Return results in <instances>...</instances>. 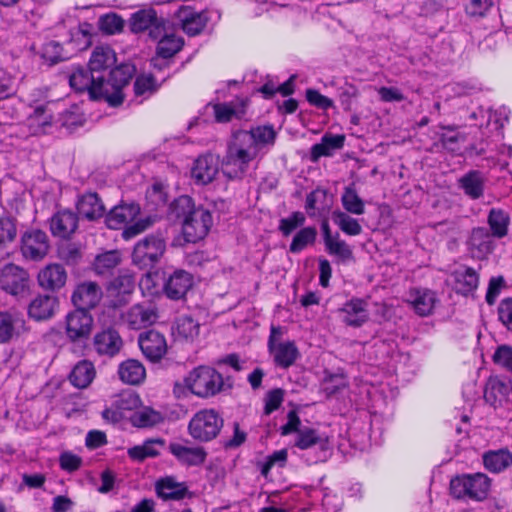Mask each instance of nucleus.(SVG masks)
<instances>
[{"label": "nucleus", "instance_id": "nucleus-1", "mask_svg": "<svg viewBox=\"0 0 512 512\" xmlns=\"http://www.w3.org/2000/svg\"><path fill=\"white\" fill-rule=\"evenodd\" d=\"M135 73L130 64H121L109 72L111 82L95 74L90 68H76L69 77L70 86L79 92L87 91L93 100H104L110 106H118L123 102V88L129 84Z\"/></svg>", "mask_w": 512, "mask_h": 512}, {"label": "nucleus", "instance_id": "nucleus-2", "mask_svg": "<svg viewBox=\"0 0 512 512\" xmlns=\"http://www.w3.org/2000/svg\"><path fill=\"white\" fill-rule=\"evenodd\" d=\"M171 209L176 218L182 220V233L186 242L202 240L212 226V215L203 207H195L190 196L182 195L174 200Z\"/></svg>", "mask_w": 512, "mask_h": 512}, {"label": "nucleus", "instance_id": "nucleus-3", "mask_svg": "<svg viewBox=\"0 0 512 512\" xmlns=\"http://www.w3.org/2000/svg\"><path fill=\"white\" fill-rule=\"evenodd\" d=\"M140 214V207L137 204H122L115 206L106 216L108 228L117 230L125 227L122 237L126 240L136 237L152 226L153 220L150 217L139 219L132 223Z\"/></svg>", "mask_w": 512, "mask_h": 512}, {"label": "nucleus", "instance_id": "nucleus-4", "mask_svg": "<svg viewBox=\"0 0 512 512\" xmlns=\"http://www.w3.org/2000/svg\"><path fill=\"white\" fill-rule=\"evenodd\" d=\"M491 480L484 473L462 474L450 481V494L464 501H483L490 491Z\"/></svg>", "mask_w": 512, "mask_h": 512}, {"label": "nucleus", "instance_id": "nucleus-5", "mask_svg": "<svg viewBox=\"0 0 512 512\" xmlns=\"http://www.w3.org/2000/svg\"><path fill=\"white\" fill-rule=\"evenodd\" d=\"M186 388L200 398H210L220 393L224 386L222 375L210 366H198L184 379Z\"/></svg>", "mask_w": 512, "mask_h": 512}, {"label": "nucleus", "instance_id": "nucleus-6", "mask_svg": "<svg viewBox=\"0 0 512 512\" xmlns=\"http://www.w3.org/2000/svg\"><path fill=\"white\" fill-rule=\"evenodd\" d=\"M165 251L164 235L161 232L149 234L134 246L132 260L141 269L152 268L160 261Z\"/></svg>", "mask_w": 512, "mask_h": 512}, {"label": "nucleus", "instance_id": "nucleus-7", "mask_svg": "<svg viewBox=\"0 0 512 512\" xmlns=\"http://www.w3.org/2000/svg\"><path fill=\"white\" fill-rule=\"evenodd\" d=\"M223 418L214 409L198 411L190 420L188 431L192 438L208 442L217 437L223 427Z\"/></svg>", "mask_w": 512, "mask_h": 512}, {"label": "nucleus", "instance_id": "nucleus-8", "mask_svg": "<svg viewBox=\"0 0 512 512\" xmlns=\"http://www.w3.org/2000/svg\"><path fill=\"white\" fill-rule=\"evenodd\" d=\"M94 320L88 311L75 309L65 317V333L71 342L89 339L93 330Z\"/></svg>", "mask_w": 512, "mask_h": 512}, {"label": "nucleus", "instance_id": "nucleus-9", "mask_svg": "<svg viewBox=\"0 0 512 512\" xmlns=\"http://www.w3.org/2000/svg\"><path fill=\"white\" fill-rule=\"evenodd\" d=\"M0 287L11 295H21L29 288V274L15 264H7L0 270Z\"/></svg>", "mask_w": 512, "mask_h": 512}, {"label": "nucleus", "instance_id": "nucleus-10", "mask_svg": "<svg viewBox=\"0 0 512 512\" xmlns=\"http://www.w3.org/2000/svg\"><path fill=\"white\" fill-rule=\"evenodd\" d=\"M49 240L47 234L39 229H30L21 237V253L24 258L39 261L48 253Z\"/></svg>", "mask_w": 512, "mask_h": 512}, {"label": "nucleus", "instance_id": "nucleus-11", "mask_svg": "<svg viewBox=\"0 0 512 512\" xmlns=\"http://www.w3.org/2000/svg\"><path fill=\"white\" fill-rule=\"evenodd\" d=\"M158 319V309L153 302L146 301L130 307L123 315V321L132 329H142L154 324Z\"/></svg>", "mask_w": 512, "mask_h": 512}, {"label": "nucleus", "instance_id": "nucleus-12", "mask_svg": "<svg viewBox=\"0 0 512 512\" xmlns=\"http://www.w3.org/2000/svg\"><path fill=\"white\" fill-rule=\"evenodd\" d=\"M164 24L166 21L163 18H158L155 10L144 9L137 11L131 16L130 28L134 33L149 31V36L152 39H157L164 32Z\"/></svg>", "mask_w": 512, "mask_h": 512}, {"label": "nucleus", "instance_id": "nucleus-13", "mask_svg": "<svg viewBox=\"0 0 512 512\" xmlns=\"http://www.w3.org/2000/svg\"><path fill=\"white\" fill-rule=\"evenodd\" d=\"M140 404L139 396L131 391L123 392L117 395L103 412L105 420L117 423L126 417V413L138 408Z\"/></svg>", "mask_w": 512, "mask_h": 512}, {"label": "nucleus", "instance_id": "nucleus-14", "mask_svg": "<svg viewBox=\"0 0 512 512\" xmlns=\"http://www.w3.org/2000/svg\"><path fill=\"white\" fill-rule=\"evenodd\" d=\"M102 295V289L96 282L85 281L76 286L71 300L76 309L88 311L98 305Z\"/></svg>", "mask_w": 512, "mask_h": 512}, {"label": "nucleus", "instance_id": "nucleus-15", "mask_svg": "<svg viewBox=\"0 0 512 512\" xmlns=\"http://www.w3.org/2000/svg\"><path fill=\"white\" fill-rule=\"evenodd\" d=\"M138 343L144 356L151 362L160 361L167 352L165 337L155 330L140 334Z\"/></svg>", "mask_w": 512, "mask_h": 512}, {"label": "nucleus", "instance_id": "nucleus-16", "mask_svg": "<svg viewBox=\"0 0 512 512\" xmlns=\"http://www.w3.org/2000/svg\"><path fill=\"white\" fill-rule=\"evenodd\" d=\"M25 330V319L20 312L0 311V344L8 343L19 337Z\"/></svg>", "mask_w": 512, "mask_h": 512}, {"label": "nucleus", "instance_id": "nucleus-17", "mask_svg": "<svg viewBox=\"0 0 512 512\" xmlns=\"http://www.w3.org/2000/svg\"><path fill=\"white\" fill-rule=\"evenodd\" d=\"M192 286L193 276L185 270L178 269L165 279L163 292L171 300H180Z\"/></svg>", "mask_w": 512, "mask_h": 512}, {"label": "nucleus", "instance_id": "nucleus-18", "mask_svg": "<svg viewBox=\"0 0 512 512\" xmlns=\"http://www.w3.org/2000/svg\"><path fill=\"white\" fill-rule=\"evenodd\" d=\"M115 63L116 54L112 48L109 46H97L90 57L89 68L95 74L102 76V78L105 79V82H111L109 72L114 69L112 66H114Z\"/></svg>", "mask_w": 512, "mask_h": 512}, {"label": "nucleus", "instance_id": "nucleus-19", "mask_svg": "<svg viewBox=\"0 0 512 512\" xmlns=\"http://www.w3.org/2000/svg\"><path fill=\"white\" fill-rule=\"evenodd\" d=\"M156 495L163 501H180L191 497L185 482H178L172 476H166L155 482Z\"/></svg>", "mask_w": 512, "mask_h": 512}, {"label": "nucleus", "instance_id": "nucleus-20", "mask_svg": "<svg viewBox=\"0 0 512 512\" xmlns=\"http://www.w3.org/2000/svg\"><path fill=\"white\" fill-rule=\"evenodd\" d=\"M341 320L348 326L360 327L368 320L367 302L353 298L338 310Z\"/></svg>", "mask_w": 512, "mask_h": 512}, {"label": "nucleus", "instance_id": "nucleus-21", "mask_svg": "<svg viewBox=\"0 0 512 512\" xmlns=\"http://www.w3.org/2000/svg\"><path fill=\"white\" fill-rule=\"evenodd\" d=\"M177 18L181 22L182 29L190 36L199 34L207 24L208 17L205 11H196L191 7H181L177 11Z\"/></svg>", "mask_w": 512, "mask_h": 512}, {"label": "nucleus", "instance_id": "nucleus-22", "mask_svg": "<svg viewBox=\"0 0 512 512\" xmlns=\"http://www.w3.org/2000/svg\"><path fill=\"white\" fill-rule=\"evenodd\" d=\"M78 227V216L70 210H61L50 219L51 233L59 238H69Z\"/></svg>", "mask_w": 512, "mask_h": 512}, {"label": "nucleus", "instance_id": "nucleus-23", "mask_svg": "<svg viewBox=\"0 0 512 512\" xmlns=\"http://www.w3.org/2000/svg\"><path fill=\"white\" fill-rule=\"evenodd\" d=\"M58 298L51 295H38L28 305V315L35 321L52 318L58 308Z\"/></svg>", "mask_w": 512, "mask_h": 512}, {"label": "nucleus", "instance_id": "nucleus-24", "mask_svg": "<svg viewBox=\"0 0 512 512\" xmlns=\"http://www.w3.org/2000/svg\"><path fill=\"white\" fill-rule=\"evenodd\" d=\"M248 107V100L236 99L228 103H216L212 106L216 122L227 123L233 119H242Z\"/></svg>", "mask_w": 512, "mask_h": 512}, {"label": "nucleus", "instance_id": "nucleus-25", "mask_svg": "<svg viewBox=\"0 0 512 512\" xmlns=\"http://www.w3.org/2000/svg\"><path fill=\"white\" fill-rule=\"evenodd\" d=\"M37 280L43 289L55 291L65 285L67 273L60 264H48L39 271Z\"/></svg>", "mask_w": 512, "mask_h": 512}, {"label": "nucleus", "instance_id": "nucleus-26", "mask_svg": "<svg viewBox=\"0 0 512 512\" xmlns=\"http://www.w3.org/2000/svg\"><path fill=\"white\" fill-rule=\"evenodd\" d=\"M468 249L473 257L484 258L494 249L493 236L484 227L474 228L468 240Z\"/></svg>", "mask_w": 512, "mask_h": 512}, {"label": "nucleus", "instance_id": "nucleus-27", "mask_svg": "<svg viewBox=\"0 0 512 512\" xmlns=\"http://www.w3.org/2000/svg\"><path fill=\"white\" fill-rule=\"evenodd\" d=\"M487 178L479 170H470L458 180L459 187L464 194L472 200H477L484 195Z\"/></svg>", "mask_w": 512, "mask_h": 512}, {"label": "nucleus", "instance_id": "nucleus-28", "mask_svg": "<svg viewBox=\"0 0 512 512\" xmlns=\"http://www.w3.org/2000/svg\"><path fill=\"white\" fill-rule=\"evenodd\" d=\"M192 177L197 183L208 184L218 173V160L213 154L200 156L192 168Z\"/></svg>", "mask_w": 512, "mask_h": 512}, {"label": "nucleus", "instance_id": "nucleus-29", "mask_svg": "<svg viewBox=\"0 0 512 512\" xmlns=\"http://www.w3.org/2000/svg\"><path fill=\"white\" fill-rule=\"evenodd\" d=\"M455 291L462 295L472 294L478 287L479 275L477 271L468 266H461L453 273Z\"/></svg>", "mask_w": 512, "mask_h": 512}, {"label": "nucleus", "instance_id": "nucleus-30", "mask_svg": "<svg viewBox=\"0 0 512 512\" xmlns=\"http://www.w3.org/2000/svg\"><path fill=\"white\" fill-rule=\"evenodd\" d=\"M250 140L236 131L232 134L231 139L227 143L226 153L235 158L241 159L248 163H252L258 156L255 149L250 145Z\"/></svg>", "mask_w": 512, "mask_h": 512}, {"label": "nucleus", "instance_id": "nucleus-31", "mask_svg": "<svg viewBox=\"0 0 512 512\" xmlns=\"http://www.w3.org/2000/svg\"><path fill=\"white\" fill-rule=\"evenodd\" d=\"M268 349L273 356L275 365L284 369L291 367L300 356L299 350L293 341H285Z\"/></svg>", "mask_w": 512, "mask_h": 512}, {"label": "nucleus", "instance_id": "nucleus-32", "mask_svg": "<svg viewBox=\"0 0 512 512\" xmlns=\"http://www.w3.org/2000/svg\"><path fill=\"white\" fill-rule=\"evenodd\" d=\"M242 137L246 136L250 145L259 154L260 150L266 146H272L275 142L276 132L272 126H258L251 130H238Z\"/></svg>", "mask_w": 512, "mask_h": 512}, {"label": "nucleus", "instance_id": "nucleus-33", "mask_svg": "<svg viewBox=\"0 0 512 512\" xmlns=\"http://www.w3.org/2000/svg\"><path fill=\"white\" fill-rule=\"evenodd\" d=\"M53 123V111L50 104L37 106L27 118V125L31 134L46 133Z\"/></svg>", "mask_w": 512, "mask_h": 512}, {"label": "nucleus", "instance_id": "nucleus-34", "mask_svg": "<svg viewBox=\"0 0 512 512\" xmlns=\"http://www.w3.org/2000/svg\"><path fill=\"white\" fill-rule=\"evenodd\" d=\"M170 452L183 464L198 466L204 463L207 453L202 447H188L179 443L169 446Z\"/></svg>", "mask_w": 512, "mask_h": 512}, {"label": "nucleus", "instance_id": "nucleus-35", "mask_svg": "<svg viewBox=\"0 0 512 512\" xmlns=\"http://www.w3.org/2000/svg\"><path fill=\"white\" fill-rule=\"evenodd\" d=\"M77 211L88 220H95L105 213V206L97 193H86L77 201Z\"/></svg>", "mask_w": 512, "mask_h": 512}, {"label": "nucleus", "instance_id": "nucleus-36", "mask_svg": "<svg viewBox=\"0 0 512 512\" xmlns=\"http://www.w3.org/2000/svg\"><path fill=\"white\" fill-rule=\"evenodd\" d=\"M96 351L101 355L114 356L122 347V339L115 330H105L94 338Z\"/></svg>", "mask_w": 512, "mask_h": 512}, {"label": "nucleus", "instance_id": "nucleus-37", "mask_svg": "<svg viewBox=\"0 0 512 512\" xmlns=\"http://www.w3.org/2000/svg\"><path fill=\"white\" fill-rule=\"evenodd\" d=\"M118 375L126 384L139 385L146 377V369L140 361L128 359L119 365Z\"/></svg>", "mask_w": 512, "mask_h": 512}, {"label": "nucleus", "instance_id": "nucleus-38", "mask_svg": "<svg viewBox=\"0 0 512 512\" xmlns=\"http://www.w3.org/2000/svg\"><path fill=\"white\" fill-rule=\"evenodd\" d=\"M156 40H158L156 50L157 56L163 59L173 57L182 49L184 45L183 38L175 35L172 32H168L166 29V24H164V32H162L161 36Z\"/></svg>", "mask_w": 512, "mask_h": 512}, {"label": "nucleus", "instance_id": "nucleus-39", "mask_svg": "<svg viewBox=\"0 0 512 512\" xmlns=\"http://www.w3.org/2000/svg\"><path fill=\"white\" fill-rule=\"evenodd\" d=\"M419 316H428L435 305V294L430 290H411L407 300Z\"/></svg>", "mask_w": 512, "mask_h": 512}, {"label": "nucleus", "instance_id": "nucleus-40", "mask_svg": "<svg viewBox=\"0 0 512 512\" xmlns=\"http://www.w3.org/2000/svg\"><path fill=\"white\" fill-rule=\"evenodd\" d=\"M344 142V135L326 133L320 143L314 144L311 147V160L315 162L323 156H331L333 151L344 146Z\"/></svg>", "mask_w": 512, "mask_h": 512}, {"label": "nucleus", "instance_id": "nucleus-41", "mask_svg": "<svg viewBox=\"0 0 512 512\" xmlns=\"http://www.w3.org/2000/svg\"><path fill=\"white\" fill-rule=\"evenodd\" d=\"M484 467L492 473H500L512 465V453L507 449L490 450L483 454Z\"/></svg>", "mask_w": 512, "mask_h": 512}, {"label": "nucleus", "instance_id": "nucleus-42", "mask_svg": "<svg viewBox=\"0 0 512 512\" xmlns=\"http://www.w3.org/2000/svg\"><path fill=\"white\" fill-rule=\"evenodd\" d=\"M487 223L490 228V234L494 238L501 239L508 234L510 216L503 209L492 208L488 213Z\"/></svg>", "mask_w": 512, "mask_h": 512}, {"label": "nucleus", "instance_id": "nucleus-43", "mask_svg": "<svg viewBox=\"0 0 512 512\" xmlns=\"http://www.w3.org/2000/svg\"><path fill=\"white\" fill-rule=\"evenodd\" d=\"M94 365L87 360L80 361L70 373L69 379L73 386L83 389L88 387L95 378Z\"/></svg>", "mask_w": 512, "mask_h": 512}, {"label": "nucleus", "instance_id": "nucleus-44", "mask_svg": "<svg viewBox=\"0 0 512 512\" xmlns=\"http://www.w3.org/2000/svg\"><path fill=\"white\" fill-rule=\"evenodd\" d=\"M135 288V279L132 273L127 270L119 271L108 286L107 291L111 296H126L132 293Z\"/></svg>", "mask_w": 512, "mask_h": 512}, {"label": "nucleus", "instance_id": "nucleus-45", "mask_svg": "<svg viewBox=\"0 0 512 512\" xmlns=\"http://www.w3.org/2000/svg\"><path fill=\"white\" fill-rule=\"evenodd\" d=\"M120 262L121 255L117 250L106 251L95 257L93 270L99 276H109Z\"/></svg>", "mask_w": 512, "mask_h": 512}, {"label": "nucleus", "instance_id": "nucleus-46", "mask_svg": "<svg viewBox=\"0 0 512 512\" xmlns=\"http://www.w3.org/2000/svg\"><path fill=\"white\" fill-rule=\"evenodd\" d=\"M130 420L136 427L149 428L162 423L164 416L161 412L151 407H143L135 411L130 417Z\"/></svg>", "mask_w": 512, "mask_h": 512}, {"label": "nucleus", "instance_id": "nucleus-47", "mask_svg": "<svg viewBox=\"0 0 512 512\" xmlns=\"http://www.w3.org/2000/svg\"><path fill=\"white\" fill-rule=\"evenodd\" d=\"M250 164L251 163L225 154L221 161V170L228 179H242L247 173Z\"/></svg>", "mask_w": 512, "mask_h": 512}, {"label": "nucleus", "instance_id": "nucleus-48", "mask_svg": "<svg viewBox=\"0 0 512 512\" xmlns=\"http://www.w3.org/2000/svg\"><path fill=\"white\" fill-rule=\"evenodd\" d=\"M332 220L346 235L357 236L362 233V226L359 221L346 212L340 210L333 211Z\"/></svg>", "mask_w": 512, "mask_h": 512}, {"label": "nucleus", "instance_id": "nucleus-49", "mask_svg": "<svg viewBox=\"0 0 512 512\" xmlns=\"http://www.w3.org/2000/svg\"><path fill=\"white\" fill-rule=\"evenodd\" d=\"M341 203L346 213L362 215L365 212L364 201L353 186H347L341 195Z\"/></svg>", "mask_w": 512, "mask_h": 512}, {"label": "nucleus", "instance_id": "nucleus-50", "mask_svg": "<svg viewBox=\"0 0 512 512\" xmlns=\"http://www.w3.org/2000/svg\"><path fill=\"white\" fill-rule=\"evenodd\" d=\"M163 446L164 441L161 439H150L145 441L142 445H137L128 449V456L136 461H143L149 457H156L159 451L156 446Z\"/></svg>", "mask_w": 512, "mask_h": 512}, {"label": "nucleus", "instance_id": "nucleus-51", "mask_svg": "<svg viewBox=\"0 0 512 512\" xmlns=\"http://www.w3.org/2000/svg\"><path fill=\"white\" fill-rule=\"evenodd\" d=\"M315 445H319L322 449L326 446V441L315 429L304 427L298 431V435L295 440L296 447L301 450H305Z\"/></svg>", "mask_w": 512, "mask_h": 512}, {"label": "nucleus", "instance_id": "nucleus-52", "mask_svg": "<svg viewBox=\"0 0 512 512\" xmlns=\"http://www.w3.org/2000/svg\"><path fill=\"white\" fill-rule=\"evenodd\" d=\"M317 237L315 227L308 226L300 229L293 237L289 250L291 253H299L308 245L313 244Z\"/></svg>", "mask_w": 512, "mask_h": 512}, {"label": "nucleus", "instance_id": "nucleus-53", "mask_svg": "<svg viewBox=\"0 0 512 512\" xmlns=\"http://www.w3.org/2000/svg\"><path fill=\"white\" fill-rule=\"evenodd\" d=\"M325 248L330 255L336 256L342 262L353 258L352 249L344 240L340 239L339 233H336L334 239L325 244Z\"/></svg>", "mask_w": 512, "mask_h": 512}, {"label": "nucleus", "instance_id": "nucleus-54", "mask_svg": "<svg viewBox=\"0 0 512 512\" xmlns=\"http://www.w3.org/2000/svg\"><path fill=\"white\" fill-rule=\"evenodd\" d=\"M17 236L16 219L10 215L0 217V248L12 243Z\"/></svg>", "mask_w": 512, "mask_h": 512}, {"label": "nucleus", "instance_id": "nucleus-55", "mask_svg": "<svg viewBox=\"0 0 512 512\" xmlns=\"http://www.w3.org/2000/svg\"><path fill=\"white\" fill-rule=\"evenodd\" d=\"M176 333L185 340H193L199 334V324L190 316H181L176 321Z\"/></svg>", "mask_w": 512, "mask_h": 512}, {"label": "nucleus", "instance_id": "nucleus-56", "mask_svg": "<svg viewBox=\"0 0 512 512\" xmlns=\"http://www.w3.org/2000/svg\"><path fill=\"white\" fill-rule=\"evenodd\" d=\"M41 57L51 65L67 59L63 53V47L54 40L48 41L42 46Z\"/></svg>", "mask_w": 512, "mask_h": 512}, {"label": "nucleus", "instance_id": "nucleus-57", "mask_svg": "<svg viewBox=\"0 0 512 512\" xmlns=\"http://www.w3.org/2000/svg\"><path fill=\"white\" fill-rule=\"evenodd\" d=\"M306 221L305 215L300 211L291 213L288 217L279 221V231L283 236H289L295 229L304 225Z\"/></svg>", "mask_w": 512, "mask_h": 512}, {"label": "nucleus", "instance_id": "nucleus-58", "mask_svg": "<svg viewBox=\"0 0 512 512\" xmlns=\"http://www.w3.org/2000/svg\"><path fill=\"white\" fill-rule=\"evenodd\" d=\"M124 22L116 14H107L100 19L101 30L107 34H115L123 29Z\"/></svg>", "mask_w": 512, "mask_h": 512}, {"label": "nucleus", "instance_id": "nucleus-59", "mask_svg": "<svg viewBox=\"0 0 512 512\" xmlns=\"http://www.w3.org/2000/svg\"><path fill=\"white\" fill-rule=\"evenodd\" d=\"M16 93L15 78L0 69V100L7 99Z\"/></svg>", "mask_w": 512, "mask_h": 512}, {"label": "nucleus", "instance_id": "nucleus-60", "mask_svg": "<svg viewBox=\"0 0 512 512\" xmlns=\"http://www.w3.org/2000/svg\"><path fill=\"white\" fill-rule=\"evenodd\" d=\"M446 129L448 132L442 133L440 138L442 146L448 151L456 152L459 150V143L465 141V136L460 133H453V129L451 127Z\"/></svg>", "mask_w": 512, "mask_h": 512}, {"label": "nucleus", "instance_id": "nucleus-61", "mask_svg": "<svg viewBox=\"0 0 512 512\" xmlns=\"http://www.w3.org/2000/svg\"><path fill=\"white\" fill-rule=\"evenodd\" d=\"M59 256L67 264L75 265L82 258V252L77 245L68 243L59 249Z\"/></svg>", "mask_w": 512, "mask_h": 512}, {"label": "nucleus", "instance_id": "nucleus-62", "mask_svg": "<svg viewBox=\"0 0 512 512\" xmlns=\"http://www.w3.org/2000/svg\"><path fill=\"white\" fill-rule=\"evenodd\" d=\"M156 90L155 79L151 74H143L136 78L134 91L136 95L152 93Z\"/></svg>", "mask_w": 512, "mask_h": 512}, {"label": "nucleus", "instance_id": "nucleus-63", "mask_svg": "<svg viewBox=\"0 0 512 512\" xmlns=\"http://www.w3.org/2000/svg\"><path fill=\"white\" fill-rule=\"evenodd\" d=\"M306 99L311 105L319 109L326 110L333 106V101L330 98L322 95L315 89L310 88L306 90Z\"/></svg>", "mask_w": 512, "mask_h": 512}, {"label": "nucleus", "instance_id": "nucleus-64", "mask_svg": "<svg viewBox=\"0 0 512 512\" xmlns=\"http://www.w3.org/2000/svg\"><path fill=\"white\" fill-rule=\"evenodd\" d=\"M499 320L512 331V298L503 299L498 307Z\"/></svg>", "mask_w": 512, "mask_h": 512}]
</instances>
